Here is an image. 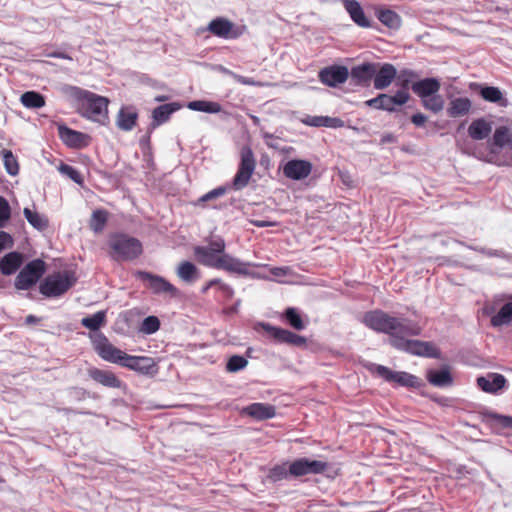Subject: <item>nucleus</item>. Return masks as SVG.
<instances>
[{"label":"nucleus","mask_w":512,"mask_h":512,"mask_svg":"<svg viewBox=\"0 0 512 512\" xmlns=\"http://www.w3.org/2000/svg\"><path fill=\"white\" fill-rule=\"evenodd\" d=\"M22 105L28 109H40L45 106V97L36 91H26L21 97Z\"/></svg>","instance_id":"obj_33"},{"label":"nucleus","mask_w":512,"mask_h":512,"mask_svg":"<svg viewBox=\"0 0 512 512\" xmlns=\"http://www.w3.org/2000/svg\"><path fill=\"white\" fill-rule=\"evenodd\" d=\"M109 246L112 250V257L116 261H131L143 252L141 242L124 233L112 235L109 239Z\"/></svg>","instance_id":"obj_4"},{"label":"nucleus","mask_w":512,"mask_h":512,"mask_svg":"<svg viewBox=\"0 0 512 512\" xmlns=\"http://www.w3.org/2000/svg\"><path fill=\"white\" fill-rule=\"evenodd\" d=\"M282 319L285 320L295 330H303L306 326L301 315L293 307H289L284 311L282 314Z\"/></svg>","instance_id":"obj_42"},{"label":"nucleus","mask_w":512,"mask_h":512,"mask_svg":"<svg viewBox=\"0 0 512 512\" xmlns=\"http://www.w3.org/2000/svg\"><path fill=\"white\" fill-rule=\"evenodd\" d=\"M376 72V63H364L355 66L351 70V76L359 83L369 82Z\"/></svg>","instance_id":"obj_32"},{"label":"nucleus","mask_w":512,"mask_h":512,"mask_svg":"<svg viewBox=\"0 0 512 512\" xmlns=\"http://www.w3.org/2000/svg\"><path fill=\"white\" fill-rule=\"evenodd\" d=\"M51 57L72 60V58L64 52H53L50 54Z\"/></svg>","instance_id":"obj_63"},{"label":"nucleus","mask_w":512,"mask_h":512,"mask_svg":"<svg viewBox=\"0 0 512 512\" xmlns=\"http://www.w3.org/2000/svg\"><path fill=\"white\" fill-rule=\"evenodd\" d=\"M479 94L480 96L488 102L497 103L501 107H506L508 105V100L504 98L503 93L498 87L494 86H480Z\"/></svg>","instance_id":"obj_31"},{"label":"nucleus","mask_w":512,"mask_h":512,"mask_svg":"<svg viewBox=\"0 0 512 512\" xmlns=\"http://www.w3.org/2000/svg\"><path fill=\"white\" fill-rule=\"evenodd\" d=\"M512 298V296H511ZM512 321V301L505 303L497 314L492 316L491 325L494 327H500L508 324Z\"/></svg>","instance_id":"obj_39"},{"label":"nucleus","mask_w":512,"mask_h":512,"mask_svg":"<svg viewBox=\"0 0 512 512\" xmlns=\"http://www.w3.org/2000/svg\"><path fill=\"white\" fill-rule=\"evenodd\" d=\"M289 475H290L289 468L287 469L285 464H282V465H275L274 467H272L269 470L267 477L269 480H271L273 482H278V481L288 478Z\"/></svg>","instance_id":"obj_47"},{"label":"nucleus","mask_w":512,"mask_h":512,"mask_svg":"<svg viewBox=\"0 0 512 512\" xmlns=\"http://www.w3.org/2000/svg\"><path fill=\"white\" fill-rule=\"evenodd\" d=\"M304 123L314 127H332L338 128L343 126V121L339 118H332L328 116H308Z\"/></svg>","instance_id":"obj_35"},{"label":"nucleus","mask_w":512,"mask_h":512,"mask_svg":"<svg viewBox=\"0 0 512 512\" xmlns=\"http://www.w3.org/2000/svg\"><path fill=\"white\" fill-rule=\"evenodd\" d=\"M258 326L276 343L287 344L294 347H305L307 345V339L304 336L287 329L276 327L265 322L259 323Z\"/></svg>","instance_id":"obj_8"},{"label":"nucleus","mask_w":512,"mask_h":512,"mask_svg":"<svg viewBox=\"0 0 512 512\" xmlns=\"http://www.w3.org/2000/svg\"><path fill=\"white\" fill-rule=\"evenodd\" d=\"M378 20L390 29H398L401 26V17L390 9L377 11Z\"/></svg>","instance_id":"obj_37"},{"label":"nucleus","mask_w":512,"mask_h":512,"mask_svg":"<svg viewBox=\"0 0 512 512\" xmlns=\"http://www.w3.org/2000/svg\"><path fill=\"white\" fill-rule=\"evenodd\" d=\"M136 278L146 283V287L154 294L176 297L178 289L165 278L147 271H137Z\"/></svg>","instance_id":"obj_9"},{"label":"nucleus","mask_w":512,"mask_h":512,"mask_svg":"<svg viewBox=\"0 0 512 512\" xmlns=\"http://www.w3.org/2000/svg\"><path fill=\"white\" fill-rule=\"evenodd\" d=\"M160 328V320L156 316L146 317L140 327V331L144 334H153Z\"/></svg>","instance_id":"obj_48"},{"label":"nucleus","mask_w":512,"mask_h":512,"mask_svg":"<svg viewBox=\"0 0 512 512\" xmlns=\"http://www.w3.org/2000/svg\"><path fill=\"white\" fill-rule=\"evenodd\" d=\"M3 163L8 174L15 176L19 173V164L12 151H3Z\"/></svg>","instance_id":"obj_44"},{"label":"nucleus","mask_w":512,"mask_h":512,"mask_svg":"<svg viewBox=\"0 0 512 512\" xmlns=\"http://www.w3.org/2000/svg\"><path fill=\"white\" fill-rule=\"evenodd\" d=\"M349 77L348 68L345 66H328L319 71L318 78L321 83L329 87H337L347 81Z\"/></svg>","instance_id":"obj_13"},{"label":"nucleus","mask_w":512,"mask_h":512,"mask_svg":"<svg viewBox=\"0 0 512 512\" xmlns=\"http://www.w3.org/2000/svg\"><path fill=\"white\" fill-rule=\"evenodd\" d=\"M23 214L29 224L39 231L45 230L49 225V221L45 216L27 207L24 208Z\"/></svg>","instance_id":"obj_40"},{"label":"nucleus","mask_w":512,"mask_h":512,"mask_svg":"<svg viewBox=\"0 0 512 512\" xmlns=\"http://www.w3.org/2000/svg\"><path fill=\"white\" fill-rule=\"evenodd\" d=\"M411 122L414 125L421 127L427 122V117L422 113H416L411 116Z\"/></svg>","instance_id":"obj_60"},{"label":"nucleus","mask_w":512,"mask_h":512,"mask_svg":"<svg viewBox=\"0 0 512 512\" xmlns=\"http://www.w3.org/2000/svg\"><path fill=\"white\" fill-rule=\"evenodd\" d=\"M206 30L213 36L222 39H237L244 33V27L235 25L225 17H217L211 20Z\"/></svg>","instance_id":"obj_10"},{"label":"nucleus","mask_w":512,"mask_h":512,"mask_svg":"<svg viewBox=\"0 0 512 512\" xmlns=\"http://www.w3.org/2000/svg\"><path fill=\"white\" fill-rule=\"evenodd\" d=\"M328 469V463L320 460L299 458L289 464V474L301 477L309 474H322Z\"/></svg>","instance_id":"obj_11"},{"label":"nucleus","mask_w":512,"mask_h":512,"mask_svg":"<svg viewBox=\"0 0 512 512\" xmlns=\"http://www.w3.org/2000/svg\"><path fill=\"white\" fill-rule=\"evenodd\" d=\"M248 364V361L240 355H234L229 358L226 369L229 372H237L244 369Z\"/></svg>","instance_id":"obj_49"},{"label":"nucleus","mask_w":512,"mask_h":512,"mask_svg":"<svg viewBox=\"0 0 512 512\" xmlns=\"http://www.w3.org/2000/svg\"><path fill=\"white\" fill-rule=\"evenodd\" d=\"M60 90L67 100L76 104L83 117L100 124L108 120V98L72 85H64Z\"/></svg>","instance_id":"obj_2"},{"label":"nucleus","mask_w":512,"mask_h":512,"mask_svg":"<svg viewBox=\"0 0 512 512\" xmlns=\"http://www.w3.org/2000/svg\"><path fill=\"white\" fill-rule=\"evenodd\" d=\"M393 99L397 106L406 104L410 99V94L405 89L398 90L393 96Z\"/></svg>","instance_id":"obj_54"},{"label":"nucleus","mask_w":512,"mask_h":512,"mask_svg":"<svg viewBox=\"0 0 512 512\" xmlns=\"http://www.w3.org/2000/svg\"><path fill=\"white\" fill-rule=\"evenodd\" d=\"M472 108V102L467 97H458L454 98L449 102V106L447 108V114L450 117H462L469 114Z\"/></svg>","instance_id":"obj_27"},{"label":"nucleus","mask_w":512,"mask_h":512,"mask_svg":"<svg viewBox=\"0 0 512 512\" xmlns=\"http://www.w3.org/2000/svg\"><path fill=\"white\" fill-rule=\"evenodd\" d=\"M216 288H217L221 298H223L224 300L232 299V297L234 295L233 289L226 283H223L220 279L218 280V284H217Z\"/></svg>","instance_id":"obj_53"},{"label":"nucleus","mask_w":512,"mask_h":512,"mask_svg":"<svg viewBox=\"0 0 512 512\" xmlns=\"http://www.w3.org/2000/svg\"><path fill=\"white\" fill-rule=\"evenodd\" d=\"M441 83L436 78H425L411 84L412 91L421 99L439 92Z\"/></svg>","instance_id":"obj_18"},{"label":"nucleus","mask_w":512,"mask_h":512,"mask_svg":"<svg viewBox=\"0 0 512 512\" xmlns=\"http://www.w3.org/2000/svg\"><path fill=\"white\" fill-rule=\"evenodd\" d=\"M89 377L96 383L107 387L120 389L123 386L122 380L111 370H104L97 367H91L88 369Z\"/></svg>","instance_id":"obj_15"},{"label":"nucleus","mask_w":512,"mask_h":512,"mask_svg":"<svg viewBox=\"0 0 512 512\" xmlns=\"http://www.w3.org/2000/svg\"><path fill=\"white\" fill-rule=\"evenodd\" d=\"M312 172V164L307 160L292 159L283 167V174L292 180L307 178Z\"/></svg>","instance_id":"obj_14"},{"label":"nucleus","mask_w":512,"mask_h":512,"mask_svg":"<svg viewBox=\"0 0 512 512\" xmlns=\"http://www.w3.org/2000/svg\"><path fill=\"white\" fill-rule=\"evenodd\" d=\"M76 277L72 271L57 272L48 275L40 284L39 291L46 297H59L65 294L75 283Z\"/></svg>","instance_id":"obj_5"},{"label":"nucleus","mask_w":512,"mask_h":512,"mask_svg":"<svg viewBox=\"0 0 512 512\" xmlns=\"http://www.w3.org/2000/svg\"><path fill=\"white\" fill-rule=\"evenodd\" d=\"M206 247L210 248L216 254L221 255L224 253L225 250V242L222 239H218L215 241H211L209 245Z\"/></svg>","instance_id":"obj_57"},{"label":"nucleus","mask_w":512,"mask_h":512,"mask_svg":"<svg viewBox=\"0 0 512 512\" xmlns=\"http://www.w3.org/2000/svg\"><path fill=\"white\" fill-rule=\"evenodd\" d=\"M22 261V255L18 252H10L6 254L0 262V270L2 274L11 275L15 273L21 266Z\"/></svg>","instance_id":"obj_29"},{"label":"nucleus","mask_w":512,"mask_h":512,"mask_svg":"<svg viewBox=\"0 0 512 512\" xmlns=\"http://www.w3.org/2000/svg\"><path fill=\"white\" fill-rule=\"evenodd\" d=\"M187 107L193 111H200L205 113H219L222 108L218 102L195 100L188 103Z\"/></svg>","instance_id":"obj_41"},{"label":"nucleus","mask_w":512,"mask_h":512,"mask_svg":"<svg viewBox=\"0 0 512 512\" xmlns=\"http://www.w3.org/2000/svg\"><path fill=\"white\" fill-rule=\"evenodd\" d=\"M426 379L430 384L436 387H447L453 383V378L448 367L441 370H428Z\"/></svg>","instance_id":"obj_28"},{"label":"nucleus","mask_w":512,"mask_h":512,"mask_svg":"<svg viewBox=\"0 0 512 512\" xmlns=\"http://www.w3.org/2000/svg\"><path fill=\"white\" fill-rule=\"evenodd\" d=\"M511 131L507 126H499L495 129L489 149L491 153H498L502 148L511 143Z\"/></svg>","instance_id":"obj_23"},{"label":"nucleus","mask_w":512,"mask_h":512,"mask_svg":"<svg viewBox=\"0 0 512 512\" xmlns=\"http://www.w3.org/2000/svg\"><path fill=\"white\" fill-rule=\"evenodd\" d=\"M92 344L96 353L107 362L118 364L142 374L151 373L155 367L153 358L129 355L111 344L103 333L93 336Z\"/></svg>","instance_id":"obj_3"},{"label":"nucleus","mask_w":512,"mask_h":512,"mask_svg":"<svg viewBox=\"0 0 512 512\" xmlns=\"http://www.w3.org/2000/svg\"><path fill=\"white\" fill-rule=\"evenodd\" d=\"M106 311L101 310L91 316L82 318L81 325L91 331H97L106 324Z\"/></svg>","instance_id":"obj_38"},{"label":"nucleus","mask_w":512,"mask_h":512,"mask_svg":"<svg viewBox=\"0 0 512 512\" xmlns=\"http://www.w3.org/2000/svg\"><path fill=\"white\" fill-rule=\"evenodd\" d=\"M46 271V264L42 259H34L27 263L15 279L18 290H28L35 285Z\"/></svg>","instance_id":"obj_7"},{"label":"nucleus","mask_w":512,"mask_h":512,"mask_svg":"<svg viewBox=\"0 0 512 512\" xmlns=\"http://www.w3.org/2000/svg\"><path fill=\"white\" fill-rule=\"evenodd\" d=\"M422 106L434 114L441 112L444 108V99L438 93L421 100Z\"/></svg>","instance_id":"obj_43"},{"label":"nucleus","mask_w":512,"mask_h":512,"mask_svg":"<svg viewBox=\"0 0 512 512\" xmlns=\"http://www.w3.org/2000/svg\"><path fill=\"white\" fill-rule=\"evenodd\" d=\"M216 269H223L229 272L238 274H247L246 265L240 260L233 258L229 254L223 253L217 259L215 264Z\"/></svg>","instance_id":"obj_25"},{"label":"nucleus","mask_w":512,"mask_h":512,"mask_svg":"<svg viewBox=\"0 0 512 512\" xmlns=\"http://www.w3.org/2000/svg\"><path fill=\"white\" fill-rule=\"evenodd\" d=\"M194 254L199 263L213 268H215L217 259L220 256L206 246H196L194 248Z\"/></svg>","instance_id":"obj_34"},{"label":"nucleus","mask_w":512,"mask_h":512,"mask_svg":"<svg viewBox=\"0 0 512 512\" xmlns=\"http://www.w3.org/2000/svg\"><path fill=\"white\" fill-rule=\"evenodd\" d=\"M396 107H397V105H396L393 97L391 95L383 93V104H382L381 110H385L388 112H394V111H396Z\"/></svg>","instance_id":"obj_55"},{"label":"nucleus","mask_w":512,"mask_h":512,"mask_svg":"<svg viewBox=\"0 0 512 512\" xmlns=\"http://www.w3.org/2000/svg\"><path fill=\"white\" fill-rule=\"evenodd\" d=\"M11 217V209L8 201L0 196V228L4 227Z\"/></svg>","instance_id":"obj_51"},{"label":"nucleus","mask_w":512,"mask_h":512,"mask_svg":"<svg viewBox=\"0 0 512 512\" xmlns=\"http://www.w3.org/2000/svg\"><path fill=\"white\" fill-rule=\"evenodd\" d=\"M397 76V70L394 65L384 63L382 65L376 63V72L374 78V88L384 90L390 86Z\"/></svg>","instance_id":"obj_16"},{"label":"nucleus","mask_w":512,"mask_h":512,"mask_svg":"<svg viewBox=\"0 0 512 512\" xmlns=\"http://www.w3.org/2000/svg\"><path fill=\"white\" fill-rule=\"evenodd\" d=\"M417 74L409 69L402 70L401 73L396 76L397 85L400 86L401 89L408 90L411 84V80L416 78Z\"/></svg>","instance_id":"obj_50"},{"label":"nucleus","mask_w":512,"mask_h":512,"mask_svg":"<svg viewBox=\"0 0 512 512\" xmlns=\"http://www.w3.org/2000/svg\"><path fill=\"white\" fill-rule=\"evenodd\" d=\"M383 104V93L379 94L377 97L369 99L365 102V105L375 108V109H382Z\"/></svg>","instance_id":"obj_58"},{"label":"nucleus","mask_w":512,"mask_h":512,"mask_svg":"<svg viewBox=\"0 0 512 512\" xmlns=\"http://www.w3.org/2000/svg\"><path fill=\"white\" fill-rule=\"evenodd\" d=\"M342 4L355 24L362 28H369L371 26L369 19L366 17L358 1L342 0Z\"/></svg>","instance_id":"obj_21"},{"label":"nucleus","mask_w":512,"mask_h":512,"mask_svg":"<svg viewBox=\"0 0 512 512\" xmlns=\"http://www.w3.org/2000/svg\"><path fill=\"white\" fill-rule=\"evenodd\" d=\"M180 108L181 105L177 102L167 103L156 107L152 111V125L157 127L167 122L170 116Z\"/></svg>","instance_id":"obj_24"},{"label":"nucleus","mask_w":512,"mask_h":512,"mask_svg":"<svg viewBox=\"0 0 512 512\" xmlns=\"http://www.w3.org/2000/svg\"><path fill=\"white\" fill-rule=\"evenodd\" d=\"M256 168V159L250 146L245 145L240 150V163L233 178L234 190H242L248 184Z\"/></svg>","instance_id":"obj_6"},{"label":"nucleus","mask_w":512,"mask_h":512,"mask_svg":"<svg viewBox=\"0 0 512 512\" xmlns=\"http://www.w3.org/2000/svg\"><path fill=\"white\" fill-rule=\"evenodd\" d=\"M492 131L491 122L485 118H477L468 127L469 136L476 141L486 139Z\"/></svg>","instance_id":"obj_26"},{"label":"nucleus","mask_w":512,"mask_h":512,"mask_svg":"<svg viewBox=\"0 0 512 512\" xmlns=\"http://www.w3.org/2000/svg\"><path fill=\"white\" fill-rule=\"evenodd\" d=\"M231 76L239 84L252 85V86L256 84V82L253 79L244 77V76L236 74V73H231Z\"/></svg>","instance_id":"obj_59"},{"label":"nucleus","mask_w":512,"mask_h":512,"mask_svg":"<svg viewBox=\"0 0 512 512\" xmlns=\"http://www.w3.org/2000/svg\"><path fill=\"white\" fill-rule=\"evenodd\" d=\"M59 172L67 177H69L75 183L82 185L84 182L83 176L81 173L72 167L71 165L62 163L59 168Z\"/></svg>","instance_id":"obj_46"},{"label":"nucleus","mask_w":512,"mask_h":512,"mask_svg":"<svg viewBox=\"0 0 512 512\" xmlns=\"http://www.w3.org/2000/svg\"><path fill=\"white\" fill-rule=\"evenodd\" d=\"M394 141H395V136L391 133L385 134L381 138L382 143H389V142H394Z\"/></svg>","instance_id":"obj_64"},{"label":"nucleus","mask_w":512,"mask_h":512,"mask_svg":"<svg viewBox=\"0 0 512 512\" xmlns=\"http://www.w3.org/2000/svg\"><path fill=\"white\" fill-rule=\"evenodd\" d=\"M362 323L377 333L388 335L389 344L397 350L426 358L441 356L440 349L433 342L409 339L422 332L421 326L414 320L375 309L364 313Z\"/></svg>","instance_id":"obj_1"},{"label":"nucleus","mask_w":512,"mask_h":512,"mask_svg":"<svg viewBox=\"0 0 512 512\" xmlns=\"http://www.w3.org/2000/svg\"><path fill=\"white\" fill-rule=\"evenodd\" d=\"M226 192H227V188L226 187H224V186L217 187V188L207 192L203 196H201L196 201L195 205H198V206H201V207H205V203L206 202L215 200L217 198H220L223 195H225Z\"/></svg>","instance_id":"obj_45"},{"label":"nucleus","mask_w":512,"mask_h":512,"mask_svg":"<svg viewBox=\"0 0 512 512\" xmlns=\"http://www.w3.org/2000/svg\"><path fill=\"white\" fill-rule=\"evenodd\" d=\"M13 245V238L10 234L0 231V252Z\"/></svg>","instance_id":"obj_56"},{"label":"nucleus","mask_w":512,"mask_h":512,"mask_svg":"<svg viewBox=\"0 0 512 512\" xmlns=\"http://www.w3.org/2000/svg\"><path fill=\"white\" fill-rule=\"evenodd\" d=\"M488 417L504 428H512V416L489 413Z\"/></svg>","instance_id":"obj_52"},{"label":"nucleus","mask_w":512,"mask_h":512,"mask_svg":"<svg viewBox=\"0 0 512 512\" xmlns=\"http://www.w3.org/2000/svg\"><path fill=\"white\" fill-rule=\"evenodd\" d=\"M242 412L256 420H267L276 415V410L273 405L259 402L246 406L243 408Z\"/></svg>","instance_id":"obj_20"},{"label":"nucleus","mask_w":512,"mask_h":512,"mask_svg":"<svg viewBox=\"0 0 512 512\" xmlns=\"http://www.w3.org/2000/svg\"><path fill=\"white\" fill-rule=\"evenodd\" d=\"M138 120V112L134 106H123L117 113L116 125L122 131H131Z\"/></svg>","instance_id":"obj_19"},{"label":"nucleus","mask_w":512,"mask_h":512,"mask_svg":"<svg viewBox=\"0 0 512 512\" xmlns=\"http://www.w3.org/2000/svg\"><path fill=\"white\" fill-rule=\"evenodd\" d=\"M109 218V212L105 209H97L92 212L89 227L94 233H100L105 228Z\"/></svg>","instance_id":"obj_36"},{"label":"nucleus","mask_w":512,"mask_h":512,"mask_svg":"<svg viewBox=\"0 0 512 512\" xmlns=\"http://www.w3.org/2000/svg\"><path fill=\"white\" fill-rule=\"evenodd\" d=\"M376 374L383 378L385 381L389 383H395L399 386L403 387H416L418 386V378L414 375H411L407 372H397L393 371L390 368L377 365L375 368Z\"/></svg>","instance_id":"obj_12"},{"label":"nucleus","mask_w":512,"mask_h":512,"mask_svg":"<svg viewBox=\"0 0 512 512\" xmlns=\"http://www.w3.org/2000/svg\"><path fill=\"white\" fill-rule=\"evenodd\" d=\"M506 378L502 374L489 373L487 376L477 378L478 387L484 392L495 394L506 385Z\"/></svg>","instance_id":"obj_17"},{"label":"nucleus","mask_w":512,"mask_h":512,"mask_svg":"<svg viewBox=\"0 0 512 512\" xmlns=\"http://www.w3.org/2000/svg\"><path fill=\"white\" fill-rule=\"evenodd\" d=\"M59 136L61 140L71 148H82L87 144L86 135L84 133L65 126L59 127Z\"/></svg>","instance_id":"obj_22"},{"label":"nucleus","mask_w":512,"mask_h":512,"mask_svg":"<svg viewBox=\"0 0 512 512\" xmlns=\"http://www.w3.org/2000/svg\"><path fill=\"white\" fill-rule=\"evenodd\" d=\"M219 279H212L206 283V285L202 288V293H207V291L212 287H217Z\"/></svg>","instance_id":"obj_62"},{"label":"nucleus","mask_w":512,"mask_h":512,"mask_svg":"<svg viewBox=\"0 0 512 512\" xmlns=\"http://www.w3.org/2000/svg\"><path fill=\"white\" fill-rule=\"evenodd\" d=\"M250 223L256 227L264 228V227H272L276 226V222L266 221V220H250Z\"/></svg>","instance_id":"obj_61"},{"label":"nucleus","mask_w":512,"mask_h":512,"mask_svg":"<svg viewBox=\"0 0 512 512\" xmlns=\"http://www.w3.org/2000/svg\"><path fill=\"white\" fill-rule=\"evenodd\" d=\"M176 274L182 281L187 283H192L200 277L199 269L190 261L180 262Z\"/></svg>","instance_id":"obj_30"}]
</instances>
